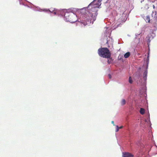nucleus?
Listing matches in <instances>:
<instances>
[{
    "label": "nucleus",
    "instance_id": "f257e3e1",
    "mask_svg": "<svg viewBox=\"0 0 157 157\" xmlns=\"http://www.w3.org/2000/svg\"><path fill=\"white\" fill-rule=\"evenodd\" d=\"M77 11L76 8H71L68 10H64V11L66 12L64 14V17L67 21L71 23L75 22L77 21L76 15L74 13Z\"/></svg>",
    "mask_w": 157,
    "mask_h": 157
},
{
    "label": "nucleus",
    "instance_id": "f03ea898",
    "mask_svg": "<svg viewBox=\"0 0 157 157\" xmlns=\"http://www.w3.org/2000/svg\"><path fill=\"white\" fill-rule=\"evenodd\" d=\"M99 55L105 58H108L111 57V53L109 50L106 48H100L98 49Z\"/></svg>",
    "mask_w": 157,
    "mask_h": 157
},
{
    "label": "nucleus",
    "instance_id": "7ed1b4c3",
    "mask_svg": "<svg viewBox=\"0 0 157 157\" xmlns=\"http://www.w3.org/2000/svg\"><path fill=\"white\" fill-rule=\"evenodd\" d=\"M80 18L82 19L81 22L85 26L87 25V22H89L90 18L87 14H81L80 15Z\"/></svg>",
    "mask_w": 157,
    "mask_h": 157
},
{
    "label": "nucleus",
    "instance_id": "20e7f679",
    "mask_svg": "<svg viewBox=\"0 0 157 157\" xmlns=\"http://www.w3.org/2000/svg\"><path fill=\"white\" fill-rule=\"evenodd\" d=\"M145 20L147 22L150 23V21H151V22L152 23H155V24H157V13H155V16L153 18L151 19L150 20V18L149 16H147L145 18Z\"/></svg>",
    "mask_w": 157,
    "mask_h": 157
},
{
    "label": "nucleus",
    "instance_id": "39448f33",
    "mask_svg": "<svg viewBox=\"0 0 157 157\" xmlns=\"http://www.w3.org/2000/svg\"><path fill=\"white\" fill-rule=\"evenodd\" d=\"M101 1H93V2L91 3L88 6V7H90V6L94 5L92 7V10L94 8H99L101 3Z\"/></svg>",
    "mask_w": 157,
    "mask_h": 157
},
{
    "label": "nucleus",
    "instance_id": "423d86ee",
    "mask_svg": "<svg viewBox=\"0 0 157 157\" xmlns=\"http://www.w3.org/2000/svg\"><path fill=\"white\" fill-rule=\"evenodd\" d=\"M134 155L131 153L128 152H125L123 153L122 157H133Z\"/></svg>",
    "mask_w": 157,
    "mask_h": 157
},
{
    "label": "nucleus",
    "instance_id": "0eeeda50",
    "mask_svg": "<svg viewBox=\"0 0 157 157\" xmlns=\"http://www.w3.org/2000/svg\"><path fill=\"white\" fill-rule=\"evenodd\" d=\"M130 55V53L129 52H127L124 55V57L125 58H128Z\"/></svg>",
    "mask_w": 157,
    "mask_h": 157
},
{
    "label": "nucleus",
    "instance_id": "6e6552de",
    "mask_svg": "<svg viewBox=\"0 0 157 157\" xmlns=\"http://www.w3.org/2000/svg\"><path fill=\"white\" fill-rule=\"evenodd\" d=\"M140 112L141 114L143 115L145 113V110L143 108H141L140 109Z\"/></svg>",
    "mask_w": 157,
    "mask_h": 157
},
{
    "label": "nucleus",
    "instance_id": "1a4fd4ad",
    "mask_svg": "<svg viewBox=\"0 0 157 157\" xmlns=\"http://www.w3.org/2000/svg\"><path fill=\"white\" fill-rule=\"evenodd\" d=\"M108 63L109 64H110L113 61V59L110 57L108 58Z\"/></svg>",
    "mask_w": 157,
    "mask_h": 157
},
{
    "label": "nucleus",
    "instance_id": "9d476101",
    "mask_svg": "<svg viewBox=\"0 0 157 157\" xmlns=\"http://www.w3.org/2000/svg\"><path fill=\"white\" fill-rule=\"evenodd\" d=\"M126 101L125 99H122L121 102V104L122 105H124L126 103Z\"/></svg>",
    "mask_w": 157,
    "mask_h": 157
},
{
    "label": "nucleus",
    "instance_id": "9b49d317",
    "mask_svg": "<svg viewBox=\"0 0 157 157\" xmlns=\"http://www.w3.org/2000/svg\"><path fill=\"white\" fill-rule=\"evenodd\" d=\"M147 70H146L144 71V77H146L147 76Z\"/></svg>",
    "mask_w": 157,
    "mask_h": 157
},
{
    "label": "nucleus",
    "instance_id": "f8f14e48",
    "mask_svg": "<svg viewBox=\"0 0 157 157\" xmlns=\"http://www.w3.org/2000/svg\"><path fill=\"white\" fill-rule=\"evenodd\" d=\"M129 82L130 83H132L133 81L131 77H129Z\"/></svg>",
    "mask_w": 157,
    "mask_h": 157
},
{
    "label": "nucleus",
    "instance_id": "ddd939ff",
    "mask_svg": "<svg viewBox=\"0 0 157 157\" xmlns=\"http://www.w3.org/2000/svg\"><path fill=\"white\" fill-rule=\"evenodd\" d=\"M116 128H116V132H117L119 131V127L117 125Z\"/></svg>",
    "mask_w": 157,
    "mask_h": 157
},
{
    "label": "nucleus",
    "instance_id": "4468645a",
    "mask_svg": "<svg viewBox=\"0 0 157 157\" xmlns=\"http://www.w3.org/2000/svg\"><path fill=\"white\" fill-rule=\"evenodd\" d=\"M149 37H147L146 38H147V41L148 42H150V39H149Z\"/></svg>",
    "mask_w": 157,
    "mask_h": 157
},
{
    "label": "nucleus",
    "instance_id": "2eb2a0df",
    "mask_svg": "<svg viewBox=\"0 0 157 157\" xmlns=\"http://www.w3.org/2000/svg\"><path fill=\"white\" fill-rule=\"evenodd\" d=\"M110 79H111L112 78V76L110 74L108 75Z\"/></svg>",
    "mask_w": 157,
    "mask_h": 157
},
{
    "label": "nucleus",
    "instance_id": "dca6fc26",
    "mask_svg": "<svg viewBox=\"0 0 157 157\" xmlns=\"http://www.w3.org/2000/svg\"><path fill=\"white\" fill-rule=\"evenodd\" d=\"M111 123L113 124V125H114V122L113 121H112Z\"/></svg>",
    "mask_w": 157,
    "mask_h": 157
},
{
    "label": "nucleus",
    "instance_id": "f3484780",
    "mask_svg": "<svg viewBox=\"0 0 157 157\" xmlns=\"http://www.w3.org/2000/svg\"><path fill=\"white\" fill-rule=\"evenodd\" d=\"M123 127L122 126H121L119 127V129H121L123 128Z\"/></svg>",
    "mask_w": 157,
    "mask_h": 157
},
{
    "label": "nucleus",
    "instance_id": "a211bd4d",
    "mask_svg": "<svg viewBox=\"0 0 157 157\" xmlns=\"http://www.w3.org/2000/svg\"><path fill=\"white\" fill-rule=\"evenodd\" d=\"M83 9H82V10H80V11H81V12L82 13V12H83Z\"/></svg>",
    "mask_w": 157,
    "mask_h": 157
},
{
    "label": "nucleus",
    "instance_id": "6ab92c4d",
    "mask_svg": "<svg viewBox=\"0 0 157 157\" xmlns=\"http://www.w3.org/2000/svg\"><path fill=\"white\" fill-rule=\"evenodd\" d=\"M97 10H96V11L95 12V14H96L97 13Z\"/></svg>",
    "mask_w": 157,
    "mask_h": 157
},
{
    "label": "nucleus",
    "instance_id": "aec40b11",
    "mask_svg": "<svg viewBox=\"0 0 157 157\" xmlns=\"http://www.w3.org/2000/svg\"><path fill=\"white\" fill-rule=\"evenodd\" d=\"M153 13L152 14V17L153 16Z\"/></svg>",
    "mask_w": 157,
    "mask_h": 157
}]
</instances>
